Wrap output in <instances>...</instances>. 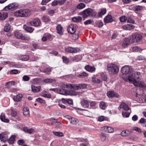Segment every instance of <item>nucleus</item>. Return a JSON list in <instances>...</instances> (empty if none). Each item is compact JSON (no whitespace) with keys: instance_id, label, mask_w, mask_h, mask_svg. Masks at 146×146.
<instances>
[{"instance_id":"obj_52","label":"nucleus","mask_w":146,"mask_h":146,"mask_svg":"<svg viewBox=\"0 0 146 146\" xmlns=\"http://www.w3.org/2000/svg\"><path fill=\"white\" fill-rule=\"evenodd\" d=\"M19 71L17 70L14 69L11 70L10 73L11 74H16L18 73Z\"/></svg>"},{"instance_id":"obj_16","label":"nucleus","mask_w":146,"mask_h":146,"mask_svg":"<svg viewBox=\"0 0 146 146\" xmlns=\"http://www.w3.org/2000/svg\"><path fill=\"white\" fill-rule=\"evenodd\" d=\"M84 68L87 71L90 72H92L95 71L96 70V68L92 66L89 65H86Z\"/></svg>"},{"instance_id":"obj_41","label":"nucleus","mask_w":146,"mask_h":146,"mask_svg":"<svg viewBox=\"0 0 146 146\" xmlns=\"http://www.w3.org/2000/svg\"><path fill=\"white\" fill-rule=\"evenodd\" d=\"M73 89L75 90L81 89L80 84H73Z\"/></svg>"},{"instance_id":"obj_38","label":"nucleus","mask_w":146,"mask_h":146,"mask_svg":"<svg viewBox=\"0 0 146 146\" xmlns=\"http://www.w3.org/2000/svg\"><path fill=\"white\" fill-rule=\"evenodd\" d=\"M53 133L54 135L58 136L63 137L64 135L63 133L60 132L53 131Z\"/></svg>"},{"instance_id":"obj_39","label":"nucleus","mask_w":146,"mask_h":146,"mask_svg":"<svg viewBox=\"0 0 146 146\" xmlns=\"http://www.w3.org/2000/svg\"><path fill=\"white\" fill-rule=\"evenodd\" d=\"M86 6L83 3H80L76 7L77 9H82L84 8Z\"/></svg>"},{"instance_id":"obj_54","label":"nucleus","mask_w":146,"mask_h":146,"mask_svg":"<svg viewBox=\"0 0 146 146\" xmlns=\"http://www.w3.org/2000/svg\"><path fill=\"white\" fill-rule=\"evenodd\" d=\"M69 95H76L77 93L75 91L73 90H70L69 91Z\"/></svg>"},{"instance_id":"obj_28","label":"nucleus","mask_w":146,"mask_h":146,"mask_svg":"<svg viewBox=\"0 0 146 146\" xmlns=\"http://www.w3.org/2000/svg\"><path fill=\"white\" fill-rule=\"evenodd\" d=\"M56 30L58 33L60 35L62 34V27L61 25H57L56 27Z\"/></svg>"},{"instance_id":"obj_58","label":"nucleus","mask_w":146,"mask_h":146,"mask_svg":"<svg viewBox=\"0 0 146 146\" xmlns=\"http://www.w3.org/2000/svg\"><path fill=\"white\" fill-rule=\"evenodd\" d=\"M23 79L25 81H27L30 80V78L27 75H25L23 77Z\"/></svg>"},{"instance_id":"obj_18","label":"nucleus","mask_w":146,"mask_h":146,"mask_svg":"<svg viewBox=\"0 0 146 146\" xmlns=\"http://www.w3.org/2000/svg\"><path fill=\"white\" fill-rule=\"evenodd\" d=\"M119 108L121 109L123 108L126 111H127L129 110V108L127 105L123 102H121Z\"/></svg>"},{"instance_id":"obj_63","label":"nucleus","mask_w":146,"mask_h":146,"mask_svg":"<svg viewBox=\"0 0 146 146\" xmlns=\"http://www.w3.org/2000/svg\"><path fill=\"white\" fill-rule=\"evenodd\" d=\"M133 130L139 133H141V129L139 128L138 127H134L133 128Z\"/></svg>"},{"instance_id":"obj_12","label":"nucleus","mask_w":146,"mask_h":146,"mask_svg":"<svg viewBox=\"0 0 146 146\" xmlns=\"http://www.w3.org/2000/svg\"><path fill=\"white\" fill-rule=\"evenodd\" d=\"M8 132H4L0 134V139L1 141L5 142L8 140Z\"/></svg>"},{"instance_id":"obj_53","label":"nucleus","mask_w":146,"mask_h":146,"mask_svg":"<svg viewBox=\"0 0 146 146\" xmlns=\"http://www.w3.org/2000/svg\"><path fill=\"white\" fill-rule=\"evenodd\" d=\"M15 84V82L13 81H12L10 82H9L5 84V86H11L12 85H14Z\"/></svg>"},{"instance_id":"obj_49","label":"nucleus","mask_w":146,"mask_h":146,"mask_svg":"<svg viewBox=\"0 0 146 146\" xmlns=\"http://www.w3.org/2000/svg\"><path fill=\"white\" fill-rule=\"evenodd\" d=\"M140 48L138 47L137 46H135L133 48V51L134 52H137L140 51L141 50Z\"/></svg>"},{"instance_id":"obj_61","label":"nucleus","mask_w":146,"mask_h":146,"mask_svg":"<svg viewBox=\"0 0 146 146\" xmlns=\"http://www.w3.org/2000/svg\"><path fill=\"white\" fill-rule=\"evenodd\" d=\"M81 89H84L86 88L87 86V85L86 84H80Z\"/></svg>"},{"instance_id":"obj_4","label":"nucleus","mask_w":146,"mask_h":146,"mask_svg":"<svg viewBox=\"0 0 146 146\" xmlns=\"http://www.w3.org/2000/svg\"><path fill=\"white\" fill-rule=\"evenodd\" d=\"M96 13L91 9L88 8L86 9L81 12V14L84 17L86 18L88 17H90L96 16Z\"/></svg>"},{"instance_id":"obj_5","label":"nucleus","mask_w":146,"mask_h":146,"mask_svg":"<svg viewBox=\"0 0 146 146\" xmlns=\"http://www.w3.org/2000/svg\"><path fill=\"white\" fill-rule=\"evenodd\" d=\"M14 35L17 38L23 40H28L30 38V37L29 36L23 35L21 33L19 32H15L14 33Z\"/></svg>"},{"instance_id":"obj_14","label":"nucleus","mask_w":146,"mask_h":146,"mask_svg":"<svg viewBox=\"0 0 146 146\" xmlns=\"http://www.w3.org/2000/svg\"><path fill=\"white\" fill-rule=\"evenodd\" d=\"M107 95L109 97L113 98L114 97L118 98L119 95L113 91H110L108 92Z\"/></svg>"},{"instance_id":"obj_31","label":"nucleus","mask_w":146,"mask_h":146,"mask_svg":"<svg viewBox=\"0 0 146 146\" xmlns=\"http://www.w3.org/2000/svg\"><path fill=\"white\" fill-rule=\"evenodd\" d=\"M140 101L141 102L145 103L146 102V96L145 94H143L141 96H140Z\"/></svg>"},{"instance_id":"obj_36","label":"nucleus","mask_w":146,"mask_h":146,"mask_svg":"<svg viewBox=\"0 0 146 146\" xmlns=\"http://www.w3.org/2000/svg\"><path fill=\"white\" fill-rule=\"evenodd\" d=\"M42 19L44 22L47 23H48L50 21L49 17L46 16H43L42 18Z\"/></svg>"},{"instance_id":"obj_56","label":"nucleus","mask_w":146,"mask_h":146,"mask_svg":"<svg viewBox=\"0 0 146 146\" xmlns=\"http://www.w3.org/2000/svg\"><path fill=\"white\" fill-rule=\"evenodd\" d=\"M51 70L50 68H46L44 70V72L47 74H48L51 72Z\"/></svg>"},{"instance_id":"obj_25","label":"nucleus","mask_w":146,"mask_h":146,"mask_svg":"<svg viewBox=\"0 0 146 146\" xmlns=\"http://www.w3.org/2000/svg\"><path fill=\"white\" fill-rule=\"evenodd\" d=\"M41 89L40 86L37 87L35 86H31V89L32 91L34 92H38Z\"/></svg>"},{"instance_id":"obj_33","label":"nucleus","mask_w":146,"mask_h":146,"mask_svg":"<svg viewBox=\"0 0 146 146\" xmlns=\"http://www.w3.org/2000/svg\"><path fill=\"white\" fill-rule=\"evenodd\" d=\"M143 8V7L140 5L135 6L133 7V10L135 11H139L141 10Z\"/></svg>"},{"instance_id":"obj_37","label":"nucleus","mask_w":146,"mask_h":146,"mask_svg":"<svg viewBox=\"0 0 146 146\" xmlns=\"http://www.w3.org/2000/svg\"><path fill=\"white\" fill-rule=\"evenodd\" d=\"M100 106L101 108L103 110H105L106 107V103L103 102H101L100 103Z\"/></svg>"},{"instance_id":"obj_55","label":"nucleus","mask_w":146,"mask_h":146,"mask_svg":"<svg viewBox=\"0 0 146 146\" xmlns=\"http://www.w3.org/2000/svg\"><path fill=\"white\" fill-rule=\"evenodd\" d=\"M145 59V57L142 56H138L136 58V60H142Z\"/></svg>"},{"instance_id":"obj_20","label":"nucleus","mask_w":146,"mask_h":146,"mask_svg":"<svg viewBox=\"0 0 146 146\" xmlns=\"http://www.w3.org/2000/svg\"><path fill=\"white\" fill-rule=\"evenodd\" d=\"M80 103L83 107L87 108L88 107L89 102L87 100H82L81 101Z\"/></svg>"},{"instance_id":"obj_13","label":"nucleus","mask_w":146,"mask_h":146,"mask_svg":"<svg viewBox=\"0 0 146 146\" xmlns=\"http://www.w3.org/2000/svg\"><path fill=\"white\" fill-rule=\"evenodd\" d=\"M121 72L123 74H127L129 72H131L129 67L128 66H123L121 70Z\"/></svg>"},{"instance_id":"obj_32","label":"nucleus","mask_w":146,"mask_h":146,"mask_svg":"<svg viewBox=\"0 0 146 146\" xmlns=\"http://www.w3.org/2000/svg\"><path fill=\"white\" fill-rule=\"evenodd\" d=\"M11 65H12L13 67L14 68H21L22 66L21 64L19 62L15 64V62H12Z\"/></svg>"},{"instance_id":"obj_11","label":"nucleus","mask_w":146,"mask_h":146,"mask_svg":"<svg viewBox=\"0 0 146 146\" xmlns=\"http://www.w3.org/2000/svg\"><path fill=\"white\" fill-rule=\"evenodd\" d=\"M65 117L69 120L70 123L73 125H76L77 124L78 121V120L74 117H72L69 115H67L65 116Z\"/></svg>"},{"instance_id":"obj_6","label":"nucleus","mask_w":146,"mask_h":146,"mask_svg":"<svg viewBox=\"0 0 146 146\" xmlns=\"http://www.w3.org/2000/svg\"><path fill=\"white\" fill-rule=\"evenodd\" d=\"M18 6L19 4L18 3H13L6 6L4 8V10L6 11L8 10L13 11L16 9Z\"/></svg>"},{"instance_id":"obj_24","label":"nucleus","mask_w":146,"mask_h":146,"mask_svg":"<svg viewBox=\"0 0 146 146\" xmlns=\"http://www.w3.org/2000/svg\"><path fill=\"white\" fill-rule=\"evenodd\" d=\"M23 28L26 31L30 33H32L34 30V29L33 28L28 27L25 25L23 26Z\"/></svg>"},{"instance_id":"obj_62","label":"nucleus","mask_w":146,"mask_h":146,"mask_svg":"<svg viewBox=\"0 0 146 146\" xmlns=\"http://www.w3.org/2000/svg\"><path fill=\"white\" fill-rule=\"evenodd\" d=\"M92 21L90 19L84 22V24L85 25H87L91 24Z\"/></svg>"},{"instance_id":"obj_57","label":"nucleus","mask_w":146,"mask_h":146,"mask_svg":"<svg viewBox=\"0 0 146 146\" xmlns=\"http://www.w3.org/2000/svg\"><path fill=\"white\" fill-rule=\"evenodd\" d=\"M120 20L121 22H125L126 21V17L125 16H121L120 17Z\"/></svg>"},{"instance_id":"obj_26","label":"nucleus","mask_w":146,"mask_h":146,"mask_svg":"<svg viewBox=\"0 0 146 146\" xmlns=\"http://www.w3.org/2000/svg\"><path fill=\"white\" fill-rule=\"evenodd\" d=\"M129 42V40L128 38H125L124 39L122 44V46L123 48L127 46Z\"/></svg>"},{"instance_id":"obj_43","label":"nucleus","mask_w":146,"mask_h":146,"mask_svg":"<svg viewBox=\"0 0 146 146\" xmlns=\"http://www.w3.org/2000/svg\"><path fill=\"white\" fill-rule=\"evenodd\" d=\"M106 12V9H103L101 11L98 13V15L99 17H101L102 15L105 14Z\"/></svg>"},{"instance_id":"obj_47","label":"nucleus","mask_w":146,"mask_h":146,"mask_svg":"<svg viewBox=\"0 0 146 146\" xmlns=\"http://www.w3.org/2000/svg\"><path fill=\"white\" fill-rule=\"evenodd\" d=\"M63 62L66 64H68L69 62V60L68 58L66 56H63L62 57Z\"/></svg>"},{"instance_id":"obj_2","label":"nucleus","mask_w":146,"mask_h":146,"mask_svg":"<svg viewBox=\"0 0 146 146\" xmlns=\"http://www.w3.org/2000/svg\"><path fill=\"white\" fill-rule=\"evenodd\" d=\"M31 13V11L30 10L21 9L15 12L14 15L17 17H25L29 16Z\"/></svg>"},{"instance_id":"obj_23","label":"nucleus","mask_w":146,"mask_h":146,"mask_svg":"<svg viewBox=\"0 0 146 146\" xmlns=\"http://www.w3.org/2000/svg\"><path fill=\"white\" fill-rule=\"evenodd\" d=\"M19 57L20 60L24 61L28 60L29 58V56L27 55H21Z\"/></svg>"},{"instance_id":"obj_50","label":"nucleus","mask_w":146,"mask_h":146,"mask_svg":"<svg viewBox=\"0 0 146 146\" xmlns=\"http://www.w3.org/2000/svg\"><path fill=\"white\" fill-rule=\"evenodd\" d=\"M75 139H76L79 142L86 141L87 139H84L82 138H76Z\"/></svg>"},{"instance_id":"obj_8","label":"nucleus","mask_w":146,"mask_h":146,"mask_svg":"<svg viewBox=\"0 0 146 146\" xmlns=\"http://www.w3.org/2000/svg\"><path fill=\"white\" fill-rule=\"evenodd\" d=\"M66 52L70 53H75L79 52L80 51V49L78 47H68L65 48Z\"/></svg>"},{"instance_id":"obj_34","label":"nucleus","mask_w":146,"mask_h":146,"mask_svg":"<svg viewBox=\"0 0 146 146\" xmlns=\"http://www.w3.org/2000/svg\"><path fill=\"white\" fill-rule=\"evenodd\" d=\"M1 119L3 121L7 123L9 121V120L5 118V116L3 113H2L1 116Z\"/></svg>"},{"instance_id":"obj_9","label":"nucleus","mask_w":146,"mask_h":146,"mask_svg":"<svg viewBox=\"0 0 146 146\" xmlns=\"http://www.w3.org/2000/svg\"><path fill=\"white\" fill-rule=\"evenodd\" d=\"M40 24V21L37 18H35L32 21L29 22L28 23V25H31L36 27L39 26Z\"/></svg>"},{"instance_id":"obj_27","label":"nucleus","mask_w":146,"mask_h":146,"mask_svg":"<svg viewBox=\"0 0 146 146\" xmlns=\"http://www.w3.org/2000/svg\"><path fill=\"white\" fill-rule=\"evenodd\" d=\"M88 75V74L86 72H83L77 75V77L79 78H83L87 77Z\"/></svg>"},{"instance_id":"obj_42","label":"nucleus","mask_w":146,"mask_h":146,"mask_svg":"<svg viewBox=\"0 0 146 146\" xmlns=\"http://www.w3.org/2000/svg\"><path fill=\"white\" fill-rule=\"evenodd\" d=\"M92 82L94 83L99 84L101 82V80L99 78H92Z\"/></svg>"},{"instance_id":"obj_64","label":"nucleus","mask_w":146,"mask_h":146,"mask_svg":"<svg viewBox=\"0 0 146 146\" xmlns=\"http://www.w3.org/2000/svg\"><path fill=\"white\" fill-rule=\"evenodd\" d=\"M146 121V119L144 118H141L139 120V122L140 123L142 124H143Z\"/></svg>"},{"instance_id":"obj_45","label":"nucleus","mask_w":146,"mask_h":146,"mask_svg":"<svg viewBox=\"0 0 146 146\" xmlns=\"http://www.w3.org/2000/svg\"><path fill=\"white\" fill-rule=\"evenodd\" d=\"M66 91L65 90L63 89L62 90H61L60 89H58V92H57V93L62 95H65L66 94Z\"/></svg>"},{"instance_id":"obj_40","label":"nucleus","mask_w":146,"mask_h":146,"mask_svg":"<svg viewBox=\"0 0 146 146\" xmlns=\"http://www.w3.org/2000/svg\"><path fill=\"white\" fill-rule=\"evenodd\" d=\"M10 25L9 23H7L4 27V31L6 32H8L10 30Z\"/></svg>"},{"instance_id":"obj_29","label":"nucleus","mask_w":146,"mask_h":146,"mask_svg":"<svg viewBox=\"0 0 146 146\" xmlns=\"http://www.w3.org/2000/svg\"><path fill=\"white\" fill-rule=\"evenodd\" d=\"M16 136L15 135H12L8 140V143L9 144H13L14 143L15 141Z\"/></svg>"},{"instance_id":"obj_44","label":"nucleus","mask_w":146,"mask_h":146,"mask_svg":"<svg viewBox=\"0 0 146 146\" xmlns=\"http://www.w3.org/2000/svg\"><path fill=\"white\" fill-rule=\"evenodd\" d=\"M100 139L101 141H104L106 140V137L105 134L102 133L100 135Z\"/></svg>"},{"instance_id":"obj_22","label":"nucleus","mask_w":146,"mask_h":146,"mask_svg":"<svg viewBox=\"0 0 146 146\" xmlns=\"http://www.w3.org/2000/svg\"><path fill=\"white\" fill-rule=\"evenodd\" d=\"M104 129L106 132L111 133L114 131V129L111 127L108 126H105L104 127Z\"/></svg>"},{"instance_id":"obj_51","label":"nucleus","mask_w":146,"mask_h":146,"mask_svg":"<svg viewBox=\"0 0 146 146\" xmlns=\"http://www.w3.org/2000/svg\"><path fill=\"white\" fill-rule=\"evenodd\" d=\"M130 113L128 112H123L122 113V115L124 117H128L129 116Z\"/></svg>"},{"instance_id":"obj_48","label":"nucleus","mask_w":146,"mask_h":146,"mask_svg":"<svg viewBox=\"0 0 146 146\" xmlns=\"http://www.w3.org/2000/svg\"><path fill=\"white\" fill-rule=\"evenodd\" d=\"M55 80L54 79H46L44 80V82L46 83H52L53 82L55 81Z\"/></svg>"},{"instance_id":"obj_17","label":"nucleus","mask_w":146,"mask_h":146,"mask_svg":"<svg viewBox=\"0 0 146 146\" xmlns=\"http://www.w3.org/2000/svg\"><path fill=\"white\" fill-rule=\"evenodd\" d=\"M104 22L106 23L111 22L113 21L112 17L111 15H108L104 19Z\"/></svg>"},{"instance_id":"obj_30","label":"nucleus","mask_w":146,"mask_h":146,"mask_svg":"<svg viewBox=\"0 0 146 146\" xmlns=\"http://www.w3.org/2000/svg\"><path fill=\"white\" fill-rule=\"evenodd\" d=\"M82 18L80 16L74 17L72 18V21L75 22H79L82 20Z\"/></svg>"},{"instance_id":"obj_60","label":"nucleus","mask_w":146,"mask_h":146,"mask_svg":"<svg viewBox=\"0 0 146 146\" xmlns=\"http://www.w3.org/2000/svg\"><path fill=\"white\" fill-rule=\"evenodd\" d=\"M17 114V112L15 110L12 109L11 110V114L12 116L15 117L16 115Z\"/></svg>"},{"instance_id":"obj_10","label":"nucleus","mask_w":146,"mask_h":146,"mask_svg":"<svg viewBox=\"0 0 146 146\" xmlns=\"http://www.w3.org/2000/svg\"><path fill=\"white\" fill-rule=\"evenodd\" d=\"M142 38V36L139 34H135L132 36V41L134 42H137L141 41Z\"/></svg>"},{"instance_id":"obj_15","label":"nucleus","mask_w":146,"mask_h":146,"mask_svg":"<svg viewBox=\"0 0 146 146\" xmlns=\"http://www.w3.org/2000/svg\"><path fill=\"white\" fill-rule=\"evenodd\" d=\"M135 28V26L131 24H127L123 26V28L125 30H130Z\"/></svg>"},{"instance_id":"obj_21","label":"nucleus","mask_w":146,"mask_h":146,"mask_svg":"<svg viewBox=\"0 0 146 146\" xmlns=\"http://www.w3.org/2000/svg\"><path fill=\"white\" fill-rule=\"evenodd\" d=\"M22 97L23 96L22 94H18L14 97L13 98V100L16 102H19L21 100Z\"/></svg>"},{"instance_id":"obj_59","label":"nucleus","mask_w":146,"mask_h":146,"mask_svg":"<svg viewBox=\"0 0 146 146\" xmlns=\"http://www.w3.org/2000/svg\"><path fill=\"white\" fill-rule=\"evenodd\" d=\"M72 36V39L74 40H76L78 38V34L74 33Z\"/></svg>"},{"instance_id":"obj_1","label":"nucleus","mask_w":146,"mask_h":146,"mask_svg":"<svg viewBox=\"0 0 146 146\" xmlns=\"http://www.w3.org/2000/svg\"><path fill=\"white\" fill-rule=\"evenodd\" d=\"M139 74L140 73L138 72H136V74L133 73L126 78L124 76L122 78L125 81L133 83L135 86H139L145 89L146 88V84L143 82L140 81L138 79L139 78Z\"/></svg>"},{"instance_id":"obj_7","label":"nucleus","mask_w":146,"mask_h":146,"mask_svg":"<svg viewBox=\"0 0 146 146\" xmlns=\"http://www.w3.org/2000/svg\"><path fill=\"white\" fill-rule=\"evenodd\" d=\"M77 28V26L76 24H72L68 26V31L69 33L71 34H73L76 32Z\"/></svg>"},{"instance_id":"obj_3","label":"nucleus","mask_w":146,"mask_h":146,"mask_svg":"<svg viewBox=\"0 0 146 146\" xmlns=\"http://www.w3.org/2000/svg\"><path fill=\"white\" fill-rule=\"evenodd\" d=\"M107 70L111 74H116L118 72L119 68L116 65L113 64H109L107 66Z\"/></svg>"},{"instance_id":"obj_35","label":"nucleus","mask_w":146,"mask_h":146,"mask_svg":"<svg viewBox=\"0 0 146 146\" xmlns=\"http://www.w3.org/2000/svg\"><path fill=\"white\" fill-rule=\"evenodd\" d=\"M23 113L25 115H30V111L28 108L27 107H25L23 108Z\"/></svg>"},{"instance_id":"obj_19","label":"nucleus","mask_w":146,"mask_h":146,"mask_svg":"<svg viewBox=\"0 0 146 146\" xmlns=\"http://www.w3.org/2000/svg\"><path fill=\"white\" fill-rule=\"evenodd\" d=\"M8 14L6 12L2 13H0V20H3L6 19L8 16Z\"/></svg>"},{"instance_id":"obj_46","label":"nucleus","mask_w":146,"mask_h":146,"mask_svg":"<svg viewBox=\"0 0 146 146\" xmlns=\"http://www.w3.org/2000/svg\"><path fill=\"white\" fill-rule=\"evenodd\" d=\"M126 21L127 23H129L133 24L135 23L134 21L132 20L131 18L129 17H126Z\"/></svg>"}]
</instances>
